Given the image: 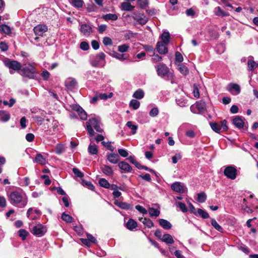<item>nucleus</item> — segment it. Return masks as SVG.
<instances>
[{"label":"nucleus","mask_w":258,"mask_h":258,"mask_svg":"<svg viewBox=\"0 0 258 258\" xmlns=\"http://www.w3.org/2000/svg\"><path fill=\"white\" fill-rule=\"evenodd\" d=\"M98 96L100 99L107 100L108 98H110L112 97L113 93L111 92L109 95H107L106 93H100L98 94Z\"/></svg>","instance_id":"5fc2aeb1"},{"label":"nucleus","mask_w":258,"mask_h":258,"mask_svg":"<svg viewBox=\"0 0 258 258\" xmlns=\"http://www.w3.org/2000/svg\"><path fill=\"white\" fill-rule=\"evenodd\" d=\"M31 225L29 224V229L31 232L35 236L40 237L43 236L47 232V228L46 226L38 223L31 227Z\"/></svg>","instance_id":"20e7f679"},{"label":"nucleus","mask_w":258,"mask_h":258,"mask_svg":"<svg viewBox=\"0 0 258 258\" xmlns=\"http://www.w3.org/2000/svg\"><path fill=\"white\" fill-rule=\"evenodd\" d=\"M30 183V179L28 177H24L21 181V184L22 186H28Z\"/></svg>","instance_id":"338daca9"},{"label":"nucleus","mask_w":258,"mask_h":258,"mask_svg":"<svg viewBox=\"0 0 258 258\" xmlns=\"http://www.w3.org/2000/svg\"><path fill=\"white\" fill-rule=\"evenodd\" d=\"M134 9V7L132 6L128 2H123L121 4V9L123 11H131Z\"/></svg>","instance_id":"c85d7f7f"},{"label":"nucleus","mask_w":258,"mask_h":258,"mask_svg":"<svg viewBox=\"0 0 258 258\" xmlns=\"http://www.w3.org/2000/svg\"><path fill=\"white\" fill-rule=\"evenodd\" d=\"M34 31L36 35L42 36L47 30V27L44 25H38L34 28Z\"/></svg>","instance_id":"ddd939ff"},{"label":"nucleus","mask_w":258,"mask_h":258,"mask_svg":"<svg viewBox=\"0 0 258 258\" xmlns=\"http://www.w3.org/2000/svg\"><path fill=\"white\" fill-rule=\"evenodd\" d=\"M162 41L161 42H164L168 44L169 41L170 34L168 32L164 31L161 35Z\"/></svg>","instance_id":"e433bc0d"},{"label":"nucleus","mask_w":258,"mask_h":258,"mask_svg":"<svg viewBox=\"0 0 258 258\" xmlns=\"http://www.w3.org/2000/svg\"><path fill=\"white\" fill-rule=\"evenodd\" d=\"M159 223L164 229H170L171 227V224L166 220L160 219L159 220Z\"/></svg>","instance_id":"b1692460"},{"label":"nucleus","mask_w":258,"mask_h":258,"mask_svg":"<svg viewBox=\"0 0 258 258\" xmlns=\"http://www.w3.org/2000/svg\"><path fill=\"white\" fill-rule=\"evenodd\" d=\"M80 48L83 50H87L89 49V44L85 41L82 42L80 44Z\"/></svg>","instance_id":"774afa93"},{"label":"nucleus","mask_w":258,"mask_h":258,"mask_svg":"<svg viewBox=\"0 0 258 258\" xmlns=\"http://www.w3.org/2000/svg\"><path fill=\"white\" fill-rule=\"evenodd\" d=\"M175 60L176 61H178L179 63H181L183 61V56L179 52H178V51L176 52Z\"/></svg>","instance_id":"e2e57ef3"},{"label":"nucleus","mask_w":258,"mask_h":258,"mask_svg":"<svg viewBox=\"0 0 258 258\" xmlns=\"http://www.w3.org/2000/svg\"><path fill=\"white\" fill-rule=\"evenodd\" d=\"M176 103L180 107H183L187 105V100L185 98H177Z\"/></svg>","instance_id":"f704fd0d"},{"label":"nucleus","mask_w":258,"mask_h":258,"mask_svg":"<svg viewBox=\"0 0 258 258\" xmlns=\"http://www.w3.org/2000/svg\"><path fill=\"white\" fill-rule=\"evenodd\" d=\"M179 70L183 75H186L189 72L188 68L183 64H179Z\"/></svg>","instance_id":"49530a36"},{"label":"nucleus","mask_w":258,"mask_h":258,"mask_svg":"<svg viewBox=\"0 0 258 258\" xmlns=\"http://www.w3.org/2000/svg\"><path fill=\"white\" fill-rule=\"evenodd\" d=\"M33 161L41 165H44L46 163V159L40 153L36 155Z\"/></svg>","instance_id":"4be33fe9"},{"label":"nucleus","mask_w":258,"mask_h":258,"mask_svg":"<svg viewBox=\"0 0 258 258\" xmlns=\"http://www.w3.org/2000/svg\"><path fill=\"white\" fill-rule=\"evenodd\" d=\"M214 13L217 16L225 17L229 16V14L222 11L220 7H217L215 8Z\"/></svg>","instance_id":"cd10ccee"},{"label":"nucleus","mask_w":258,"mask_h":258,"mask_svg":"<svg viewBox=\"0 0 258 258\" xmlns=\"http://www.w3.org/2000/svg\"><path fill=\"white\" fill-rule=\"evenodd\" d=\"M0 32L9 35L11 33V29L7 25H0Z\"/></svg>","instance_id":"2f4dec72"},{"label":"nucleus","mask_w":258,"mask_h":258,"mask_svg":"<svg viewBox=\"0 0 258 258\" xmlns=\"http://www.w3.org/2000/svg\"><path fill=\"white\" fill-rule=\"evenodd\" d=\"M10 118V114L5 110H0V121L3 122L8 121Z\"/></svg>","instance_id":"5701e85b"},{"label":"nucleus","mask_w":258,"mask_h":258,"mask_svg":"<svg viewBox=\"0 0 258 258\" xmlns=\"http://www.w3.org/2000/svg\"><path fill=\"white\" fill-rule=\"evenodd\" d=\"M138 4L142 9L146 8L148 5V0H138Z\"/></svg>","instance_id":"6e6d98bb"},{"label":"nucleus","mask_w":258,"mask_h":258,"mask_svg":"<svg viewBox=\"0 0 258 258\" xmlns=\"http://www.w3.org/2000/svg\"><path fill=\"white\" fill-rule=\"evenodd\" d=\"M162 60V57L159 56L158 54H154L153 56H152V61L153 62L155 63V62H158V61H160Z\"/></svg>","instance_id":"0e129e2a"},{"label":"nucleus","mask_w":258,"mask_h":258,"mask_svg":"<svg viewBox=\"0 0 258 258\" xmlns=\"http://www.w3.org/2000/svg\"><path fill=\"white\" fill-rule=\"evenodd\" d=\"M102 18L105 21H116L118 19V16L115 14H107L102 16Z\"/></svg>","instance_id":"bb28decb"},{"label":"nucleus","mask_w":258,"mask_h":258,"mask_svg":"<svg viewBox=\"0 0 258 258\" xmlns=\"http://www.w3.org/2000/svg\"><path fill=\"white\" fill-rule=\"evenodd\" d=\"M105 54L100 52L93 56L90 60V63L93 67H103L105 64Z\"/></svg>","instance_id":"39448f33"},{"label":"nucleus","mask_w":258,"mask_h":258,"mask_svg":"<svg viewBox=\"0 0 258 258\" xmlns=\"http://www.w3.org/2000/svg\"><path fill=\"white\" fill-rule=\"evenodd\" d=\"M102 124L99 118L93 117L86 122V129L89 135L93 137L95 135L94 129L98 133H102L103 130Z\"/></svg>","instance_id":"f03ea898"},{"label":"nucleus","mask_w":258,"mask_h":258,"mask_svg":"<svg viewBox=\"0 0 258 258\" xmlns=\"http://www.w3.org/2000/svg\"><path fill=\"white\" fill-rule=\"evenodd\" d=\"M233 123L238 128H241L244 125V121L242 117L237 116L233 119Z\"/></svg>","instance_id":"412c9836"},{"label":"nucleus","mask_w":258,"mask_h":258,"mask_svg":"<svg viewBox=\"0 0 258 258\" xmlns=\"http://www.w3.org/2000/svg\"><path fill=\"white\" fill-rule=\"evenodd\" d=\"M28 234L29 233L25 229H21L19 231V235L22 240L26 239Z\"/></svg>","instance_id":"3c124183"},{"label":"nucleus","mask_w":258,"mask_h":258,"mask_svg":"<svg viewBox=\"0 0 258 258\" xmlns=\"http://www.w3.org/2000/svg\"><path fill=\"white\" fill-rule=\"evenodd\" d=\"M127 160L132 164H134L138 168L141 169L142 165L137 161L135 158L133 156H130Z\"/></svg>","instance_id":"8fccbe9b"},{"label":"nucleus","mask_w":258,"mask_h":258,"mask_svg":"<svg viewBox=\"0 0 258 258\" xmlns=\"http://www.w3.org/2000/svg\"><path fill=\"white\" fill-rule=\"evenodd\" d=\"M80 30L85 36H89L93 32L92 27L87 24H82L80 26Z\"/></svg>","instance_id":"f8f14e48"},{"label":"nucleus","mask_w":258,"mask_h":258,"mask_svg":"<svg viewBox=\"0 0 258 258\" xmlns=\"http://www.w3.org/2000/svg\"><path fill=\"white\" fill-rule=\"evenodd\" d=\"M237 174V169L232 166H227L224 170V174L228 178L234 180L236 178Z\"/></svg>","instance_id":"6e6552de"},{"label":"nucleus","mask_w":258,"mask_h":258,"mask_svg":"<svg viewBox=\"0 0 258 258\" xmlns=\"http://www.w3.org/2000/svg\"><path fill=\"white\" fill-rule=\"evenodd\" d=\"M130 106L132 107L134 109H137L140 106V103L139 101L136 99H132L130 102Z\"/></svg>","instance_id":"37998d69"},{"label":"nucleus","mask_w":258,"mask_h":258,"mask_svg":"<svg viewBox=\"0 0 258 258\" xmlns=\"http://www.w3.org/2000/svg\"><path fill=\"white\" fill-rule=\"evenodd\" d=\"M77 82L76 81L72 78H69L68 79L66 82H65V85L66 87L69 90H73L77 85Z\"/></svg>","instance_id":"a211bd4d"},{"label":"nucleus","mask_w":258,"mask_h":258,"mask_svg":"<svg viewBox=\"0 0 258 258\" xmlns=\"http://www.w3.org/2000/svg\"><path fill=\"white\" fill-rule=\"evenodd\" d=\"M23 66H26L21 69L20 74L29 79H34L37 73L36 68L34 66L30 63H28V66H26V63L24 64Z\"/></svg>","instance_id":"7ed1b4c3"},{"label":"nucleus","mask_w":258,"mask_h":258,"mask_svg":"<svg viewBox=\"0 0 258 258\" xmlns=\"http://www.w3.org/2000/svg\"><path fill=\"white\" fill-rule=\"evenodd\" d=\"M126 227L130 230H133L137 227V223L133 219H130L126 223Z\"/></svg>","instance_id":"a878e982"},{"label":"nucleus","mask_w":258,"mask_h":258,"mask_svg":"<svg viewBox=\"0 0 258 258\" xmlns=\"http://www.w3.org/2000/svg\"><path fill=\"white\" fill-rule=\"evenodd\" d=\"M41 215V212L39 210H33L32 208H29L27 212V216L28 218L31 220H35Z\"/></svg>","instance_id":"9b49d317"},{"label":"nucleus","mask_w":258,"mask_h":258,"mask_svg":"<svg viewBox=\"0 0 258 258\" xmlns=\"http://www.w3.org/2000/svg\"><path fill=\"white\" fill-rule=\"evenodd\" d=\"M148 212L151 217H158L160 213V212L159 210L154 208H150L148 210Z\"/></svg>","instance_id":"58836bf2"},{"label":"nucleus","mask_w":258,"mask_h":258,"mask_svg":"<svg viewBox=\"0 0 258 258\" xmlns=\"http://www.w3.org/2000/svg\"><path fill=\"white\" fill-rule=\"evenodd\" d=\"M64 151V147L63 145L57 144L56 146L55 152L57 154H60Z\"/></svg>","instance_id":"bf43d9fd"},{"label":"nucleus","mask_w":258,"mask_h":258,"mask_svg":"<svg viewBox=\"0 0 258 258\" xmlns=\"http://www.w3.org/2000/svg\"><path fill=\"white\" fill-rule=\"evenodd\" d=\"M227 90L231 94L234 95L239 94L241 91L240 86L235 83H230L228 85Z\"/></svg>","instance_id":"9d476101"},{"label":"nucleus","mask_w":258,"mask_h":258,"mask_svg":"<svg viewBox=\"0 0 258 258\" xmlns=\"http://www.w3.org/2000/svg\"><path fill=\"white\" fill-rule=\"evenodd\" d=\"M252 58V56H249L247 62L248 69L251 71L258 67V62L254 61Z\"/></svg>","instance_id":"6ab92c4d"},{"label":"nucleus","mask_w":258,"mask_h":258,"mask_svg":"<svg viewBox=\"0 0 258 258\" xmlns=\"http://www.w3.org/2000/svg\"><path fill=\"white\" fill-rule=\"evenodd\" d=\"M133 96L135 98L141 99L144 96V92L142 89H139L135 92Z\"/></svg>","instance_id":"72a5a7b5"},{"label":"nucleus","mask_w":258,"mask_h":258,"mask_svg":"<svg viewBox=\"0 0 258 258\" xmlns=\"http://www.w3.org/2000/svg\"><path fill=\"white\" fill-rule=\"evenodd\" d=\"M196 107L200 111H203L206 108V104L204 102L199 101L196 104Z\"/></svg>","instance_id":"de8ad7c7"},{"label":"nucleus","mask_w":258,"mask_h":258,"mask_svg":"<svg viewBox=\"0 0 258 258\" xmlns=\"http://www.w3.org/2000/svg\"><path fill=\"white\" fill-rule=\"evenodd\" d=\"M155 68L158 76L161 78L168 76L169 73V68L163 63H159Z\"/></svg>","instance_id":"0eeeda50"},{"label":"nucleus","mask_w":258,"mask_h":258,"mask_svg":"<svg viewBox=\"0 0 258 258\" xmlns=\"http://www.w3.org/2000/svg\"><path fill=\"white\" fill-rule=\"evenodd\" d=\"M9 201L13 206L22 208L28 203V197L25 192L21 188L14 190L8 196Z\"/></svg>","instance_id":"f257e3e1"},{"label":"nucleus","mask_w":258,"mask_h":258,"mask_svg":"<svg viewBox=\"0 0 258 258\" xmlns=\"http://www.w3.org/2000/svg\"><path fill=\"white\" fill-rule=\"evenodd\" d=\"M171 189L179 193H183L184 192L183 185L179 182L173 183L171 186Z\"/></svg>","instance_id":"2eb2a0df"},{"label":"nucleus","mask_w":258,"mask_h":258,"mask_svg":"<svg viewBox=\"0 0 258 258\" xmlns=\"http://www.w3.org/2000/svg\"><path fill=\"white\" fill-rule=\"evenodd\" d=\"M130 46L128 44H124L118 46V50L121 53H123L127 52Z\"/></svg>","instance_id":"09e8293b"},{"label":"nucleus","mask_w":258,"mask_h":258,"mask_svg":"<svg viewBox=\"0 0 258 258\" xmlns=\"http://www.w3.org/2000/svg\"><path fill=\"white\" fill-rule=\"evenodd\" d=\"M159 113V111L157 108H153L149 112V115L152 117L156 116Z\"/></svg>","instance_id":"680f3d73"},{"label":"nucleus","mask_w":258,"mask_h":258,"mask_svg":"<svg viewBox=\"0 0 258 258\" xmlns=\"http://www.w3.org/2000/svg\"><path fill=\"white\" fill-rule=\"evenodd\" d=\"M77 111L80 118L82 120H86L87 118V115L86 112L84 109L80 106L78 107Z\"/></svg>","instance_id":"7c9ffc66"},{"label":"nucleus","mask_w":258,"mask_h":258,"mask_svg":"<svg viewBox=\"0 0 258 258\" xmlns=\"http://www.w3.org/2000/svg\"><path fill=\"white\" fill-rule=\"evenodd\" d=\"M197 214H198L200 216H201L203 219H207L209 217V214L206 211L201 209H199L198 210Z\"/></svg>","instance_id":"a18cd8bd"},{"label":"nucleus","mask_w":258,"mask_h":258,"mask_svg":"<svg viewBox=\"0 0 258 258\" xmlns=\"http://www.w3.org/2000/svg\"><path fill=\"white\" fill-rule=\"evenodd\" d=\"M103 43L105 45H111L112 44V41L109 37H105L103 39Z\"/></svg>","instance_id":"69168bd1"},{"label":"nucleus","mask_w":258,"mask_h":258,"mask_svg":"<svg viewBox=\"0 0 258 258\" xmlns=\"http://www.w3.org/2000/svg\"><path fill=\"white\" fill-rule=\"evenodd\" d=\"M101 144L103 146H105L108 150L113 151L114 148L111 145L110 142L106 143L104 141H102Z\"/></svg>","instance_id":"052dcab7"},{"label":"nucleus","mask_w":258,"mask_h":258,"mask_svg":"<svg viewBox=\"0 0 258 258\" xmlns=\"http://www.w3.org/2000/svg\"><path fill=\"white\" fill-rule=\"evenodd\" d=\"M210 126L212 129L217 133H220L221 131V126L220 124L216 122H211Z\"/></svg>","instance_id":"a19ab883"},{"label":"nucleus","mask_w":258,"mask_h":258,"mask_svg":"<svg viewBox=\"0 0 258 258\" xmlns=\"http://www.w3.org/2000/svg\"><path fill=\"white\" fill-rule=\"evenodd\" d=\"M107 159L112 164H116L119 160V156L117 154L110 153L107 155Z\"/></svg>","instance_id":"f3484780"},{"label":"nucleus","mask_w":258,"mask_h":258,"mask_svg":"<svg viewBox=\"0 0 258 258\" xmlns=\"http://www.w3.org/2000/svg\"><path fill=\"white\" fill-rule=\"evenodd\" d=\"M141 221V220H143L142 223L147 227L148 228H152L154 226V223L153 222L149 219L147 218H142L141 219H140Z\"/></svg>","instance_id":"ea45409f"},{"label":"nucleus","mask_w":258,"mask_h":258,"mask_svg":"<svg viewBox=\"0 0 258 258\" xmlns=\"http://www.w3.org/2000/svg\"><path fill=\"white\" fill-rule=\"evenodd\" d=\"M73 171L74 174L78 177L82 178L84 176V174L77 168H74Z\"/></svg>","instance_id":"13d9d810"},{"label":"nucleus","mask_w":258,"mask_h":258,"mask_svg":"<svg viewBox=\"0 0 258 258\" xmlns=\"http://www.w3.org/2000/svg\"><path fill=\"white\" fill-rule=\"evenodd\" d=\"M111 55L113 57L121 61L126 59L128 58V56L126 54H120L116 52H113L112 54Z\"/></svg>","instance_id":"c756f323"},{"label":"nucleus","mask_w":258,"mask_h":258,"mask_svg":"<svg viewBox=\"0 0 258 258\" xmlns=\"http://www.w3.org/2000/svg\"><path fill=\"white\" fill-rule=\"evenodd\" d=\"M133 19L141 25H145L148 21L147 18L143 14L134 13L133 14Z\"/></svg>","instance_id":"1a4fd4ad"},{"label":"nucleus","mask_w":258,"mask_h":258,"mask_svg":"<svg viewBox=\"0 0 258 258\" xmlns=\"http://www.w3.org/2000/svg\"><path fill=\"white\" fill-rule=\"evenodd\" d=\"M72 5L76 8H81L83 6L84 2L82 0H71Z\"/></svg>","instance_id":"603ef678"},{"label":"nucleus","mask_w":258,"mask_h":258,"mask_svg":"<svg viewBox=\"0 0 258 258\" xmlns=\"http://www.w3.org/2000/svg\"><path fill=\"white\" fill-rule=\"evenodd\" d=\"M211 225L218 231L223 232V228L214 219H211Z\"/></svg>","instance_id":"c9c22d12"},{"label":"nucleus","mask_w":258,"mask_h":258,"mask_svg":"<svg viewBox=\"0 0 258 258\" xmlns=\"http://www.w3.org/2000/svg\"><path fill=\"white\" fill-rule=\"evenodd\" d=\"M167 44L159 41L157 44V50L160 54H165L168 51Z\"/></svg>","instance_id":"4468645a"},{"label":"nucleus","mask_w":258,"mask_h":258,"mask_svg":"<svg viewBox=\"0 0 258 258\" xmlns=\"http://www.w3.org/2000/svg\"><path fill=\"white\" fill-rule=\"evenodd\" d=\"M207 199V196L204 192H202L198 194L197 201L200 203H204Z\"/></svg>","instance_id":"c03bdc74"},{"label":"nucleus","mask_w":258,"mask_h":258,"mask_svg":"<svg viewBox=\"0 0 258 258\" xmlns=\"http://www.w3.org/2000/svg\"><path fill=\"white\" fill-rule=\"evenodd\" d=\"M126 126L128 127L131 130H132V134L134 135L137 132V130L138 128V125L136 124H133V122L131 121H129L127 122L126 124Z\"/></svg>","instance_id":"4c0bfd02"},{"label":"nucleus","mask_w":258,"mask_h":258,"mask_svg":"<svg viewBox=\"0 0 258 258\" xmlns=\"http://www.w3.org/2000/svg\"><path fill=\"white\" fill-rule=\"evenodd\" d=\"M161 240L167 244H173L174 242L172 236L169 234H164L161 238Z\"/></svg>","instance_id":"393cba45"},{"label":"nucleus","mask_w":258,"mask_h":258,"mask_svg":"<svg viewBox=\"0 0 258 258\" xmlns=\"http://www.w3.org/2000/svg\"><path fill=\"white\" fill-rule=\"evenodd\" d=\"M5 65L9 68L14 71L20 72L22 68V64L20 62L16 60H12L9 58H6L3 60Z\"/></svg>","instance_id":"423d86ee"},{"label":"nucleus","mask_w":258,"mask_h":258,"mask_svg":"<svg viewBox=\"0 0 258 258\" xmlns=\"http://www.w3.org/2000/svg\"><path fill=\"white\" fill-rule=\"evenodd\" d=\"M101 170L102 172L107 176H112L113 174V171L112 168L107 165H103L101 167Z\"/></svg>","instance_id":"aec40b11"},{"label":"nucleus","mask_w":258,"mask_h":258,"mask_svg":"<svg viewBox=\"0 0 258 258\" xmlns=\"http://www.w3.org/2000/svg\"><path fill=\"white\" fill-rule=\"evenodd\" d=\"M176 205L183 213L187 211V209L184 203L179 202L176 203Z\"/></svg>","instance_id":"4d7b16f0"},{"label":"nucleus","mask_w":258,"mask_h":258,"mask_svg":"<svg viewBox=\"0 0 258 258\" xmlns=\"http://www.w3.org/2000/svg\"><path fill=\"white\" fill-rule=\"evenodd\" d=\"M118 166L120 169L126 172H131L133 170L132 167L127 162L124 161L119 162Z\"/></svg>","instance_id":"dca6fc26"},{"label":"nucleus","mask_w":258,"mask_h":258,"mask_svg":"<svg viewBox=\"0 0 258 258\" xmlns=\"http://www.w3.org/2000/svg\"><path fill=\"white\" fill-rule=\"evenodd\" d=\"M99 183L101 186L105 188H109L110 187V183L105 178H100L99 180Z\"/></svg>","instance_id":"79ce46f5"},{"label":"nucleus","mask_w":258,"mask_h":258,"mask_svg":"<svg viewBox=\"0 0 258 258\" xmlns=\"http://www.w3.org/2000/svg\"><path fill=\"white\" fill-rule=\"evenodd\" d=\"M88 150L91 155H96L98 153L97 146L95 144H90L88 147Z\"/></svg>","instance_id":"473e14b6"},{"label":"nucleus","mask_w":258,"mask_h":258,"mask_svg":"<svg viewBox=\"0 0 258 258\" xmlns=\"http://www.w3.org/2000/svg\"><path fill=\"white\" fill-rule=\"evenodd\" d=\"M61 219L68 223H71L72 222L73 218L71 216L68 214H66L65 213H63L61 215Z\"/></svg>","instance_id":"864d4df0"}]
</instances>
